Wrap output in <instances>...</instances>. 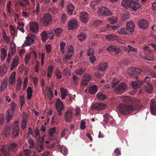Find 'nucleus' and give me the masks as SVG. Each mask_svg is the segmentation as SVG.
Segmentation results:
<instances>
[{
	"label": "nucleus",
	"instance_id": "obj_32",
	"mask_svg": "<svg viewBox=\"0 0 156 156\" xmlns=\"http://www.w3.org/2000/svg\"><path fill=\"white\" fill-rule=\"evenodd\" d=\"M16 74H15V72H12V74L10 76V77L9 78V82L10 83L11 85H14L15 84V81H16V79H15V76Z\"/></svg>",
	"mask_w": 156,
	"mask_h": 156
},
{
	"label": "nucleus",
	"instance_id": "obj_52",
	"mask_svg": "<svg viewBox=\"0 0 156 156\" xmlns=\"http://www.w3.org/2000/svg\"><path fill=\"white\" fill-rule=\"evenodd\" d=\"M23 154L24 156H30L31 154V151L29 149L24 150Z\"/></svg>",
	"mask_w": 156,
	"mask_h": 156
},
{
	"label": "nucleus",
	"instance_id": "obj_5",
	"mask_svg": "<svg viewBox=\"0 0 156 156\" xmlns=\"http://www.w3.org/2000/svg\"><path fill=\"white\" fill-rule=\"evenodd\" d=\"M98 14L104 16H109L112 14V12L108 8L104 6H102L101 8L99 9L98 11Z\"/></svg>",
	"mask_w": 156,
	"mask_h": 156
},
{
	"label": "nucleus",
	"instance_id": "obj_55",
	"mask_svg": "<svg viewBox=\"0 0 156 156\" xmlns=\"http://www.w3.org/2000/svg\"><path fill=\"white\" fill-rule=\"evenodd\" d=\"M27 125V120L24 118H23V121L22 123V128L23 129H24Z\"/></svg>",
	"mask_w": 156,
	"mask_h": 156
},
{
	"label": "nucleus",
	"instance_id": "obj_57",
	"mask_svg": "<svg viewBox=\"0 0 156 156\" xmlns=\"http://www.w3.org/2000/svg\"><path fill=\"white\" fill-rule=\"evenodd\" d=\"M55 130L56 128L55 127L50 129L49 130V134L50 136H53V133H55Z\"/></svg>",
	"mask_w": 156,
	"mask_h": 156
},
{
	"label": "nucleus",
	"instance_id": "obj_18",
	"mask_svg": "<svg viewBox=\"0 0 156 156\" xmlns=\"http://www.w3.org/2000/svg\"><path fill=\"white\" fill-rule=\"evenodd\" d=\"M80 20L82 23H85L88 21V14L85 11L81 12L80 13Z\"/></svg>",
	"mask_w": 156,
	"mask_h": 156
},
{
	"label": "nucleus",
	"instance_id": "obj_16",
	"mask_svg": "<svg viewBox=\"0 0 156 156\" xmlns=\"http://www.w3.org/2000/svg\"><path fill=\"white\" fill-rule=\"evenodd\" d=\"M151 113L152 115H156V101L154 99H152L150 101Z\"/></svg>",
	"mask_w": 156,
	"mask_h": 156
},
{
	"label": "nucleus",
	"instance_id": "obj_19",
	"mask_svg": "<svg viewBox=\"0 0 156 156\" xmlns=\"http://www.w3.org/2000/svg\"><path fill=\"white\" fill-rule=\"evenodd\" d=\"M91 78L90 75L87 73H85L84 75V79L81 82V83L83 86H86Z\"/></svg>",
	"mask_w": 156,
	"mask_h": 156
},
{
	"label": "nucleus",
	"instance_id": "obj_26",
	"mask_svg": "<svg viewBox=\"0 0 156 156\" xmlns=\"http://www.w3.org/2000/svg\"><path fill=\"white\" fill-rule=\"evenodd\" d=\"M118 32L119 34H124L125 35H130V33H131L127 29L125 28H119L118 30Z\"/></svg>",
	"mask_w": 156,
	"mask_h": 156
},
{
	"label": "nucleus",
	"instance_id": "obj_10",
	"mask_svg": "<svg viewBox=\"0 0 156 156\" xmlns=\"http://www.w3.org/2000/svg\"><path fill=\"white\" fill-rule=\"evenodd\" d=\"M126 85L125 83H122L115 88V91L117 94H121L126 89Z\"/></svg>",
	"mask_w": 156,
	"mask_h": 156
},
{
	"label": "nucleus",
	"instance_id": "obj_43",
	"mask_svg": "<svg viewBox=\"0 0 156 156\" xmlns=\"http://www.w3.org/2000/svg\"><path fill=\"white\" fill-rule=\"evenodd\" d=\"M22 83V81L21 79V77L19 76L18 77V80H17V84H16V85H17V86H16V90H20V87Z\"/></svg>",
	"mask_w": 156,
	"mask_h": 156
},
{
	"label": "nucleus",
	"instance_id": "obj_12",
	"mask_svg": "<svg viewBox=\"0 0 156 156\" xmlns=\"http://www.w3.org/2000/svg\"><path fill=\"white\" fill-rule=\"evenodd\" d=\"M77 27V21L76 19H73L70 21L68 24V27L69 30H74L76 29Z\"/></svg>",
	"mask_w": 156,
	"mask_h": 156
},
{
	"label": "nucleus",
	"instance_id": "obj_6",
	"mask_svg": "<svg viewBox=\"0 0 156 156\" xmlns=\"http://www.w3.org/2000/svg\"><path fill=\"white\" fill-rule=\"evenodd\" d=\"M67 50V53L64 55L65 58L63 59V61L64 62H66L67 61L69 60L72 58V56L73 52V46L72 45L68 46Z\"/></svg>",
	"mask_w": 156,
	"mask_h": 156
},
{
	"label": "nucleus",
	"instance_id": "obj_54",
	"mask_svg": "<svg viewBox=\"0 0 156 156\" xmlns=\"http://www.w3.org/2000/svg\"><path fill=\"white\" fill-rule=\"evenodd\" d=\"M12 114V113L11 114V112L7 111V115H6V120H7V123H8L10 122L11 119L12 118V116L11 115Z\"/></svg>",
	"mask_w": 156,
	"mask_h": 156
},
{
	"label": "nucleus",
	"instance_id": "obj_64",
	"mask_svg": "<svg viewBox=\"0 0 156 156\" xmlns=\"http://www.w3.org/2000/svg\"><path fill=\"white\" fill-rule=\"evenodd\" d=\"M87 55H94V50L93 49L89 48L87 52Z\"/></svg>",
	"mask_w": 156,
	"mask_h": 156
},
{
	"label": "nucleus",
	"instance_id": "obj_13",
	"mask_svg": "<svg viewBox=\"0 0 156 156\" xmlns=\"http://www.w3.org/2000/svg\"><path fill=\"white\" fill-rule=\"evenodd\" d=\"M73 112L72 110H67L66 112H65V115H64L65 122H71L73 119Z\"/></svg>",
	"mask_w": 156,
	"mask_h": 156
},
{
	"label": "nucleus",
	"instance_id": "obj_44",
	"mask_svg": "<svg viewBox=\"0 0 156 156\" xmlns=\"http://www.w3.org/2000/svg\"><path fill=\"white\" fill-rule=\"evenodd\" d=\"M59 149H60V152H61L63 154H64L65 156L67 154V153H68V150L67 148H66L65 147L61 146L60 148H59Z\"/></svg>",
	"mask_w": 156,
	"mask_h": 156
},
{
	"label": "nucleus",
	"instance_id": "obj_4",
	"mask_svg": "<svg viewBox=\"0 0 156 156\" xmlns=\"http://www.w3.org/2000/svg\"><path fill=\"white\" fill-rule=\"evenodd\" d=\"M52 21V16L49 13H45L41 19V22L43 26H47Z\"/></svg>",
	"mask_w": 156,
	"mask_h": 156
},
{
	"label": "nucleus",
	"instance_id": "obj_14",
	"mask_svg": "<svg viewBox=\"0 0 156 156\" xmlns=\"http://www.w3.org/2000/svg\"><path fill=\"white\" fill-rule=\"evenodd\" d=\"M143 84H144V85H146V83H144L142 80H137L136 81H133L132 82L131 86L133 89H136L141 87Z\"/></svg>",
	"mask_w": 156,
	"mask_h": 156
},
{
	"label": "nucleus",
	"instance_id": "obj_46",
	"mask_svg": "<svg viewBox=\"0 0 156 156\" xmlns=\"http://www.w3.org/2000/svg\"><path fill=\"white\" fill-rule=\"evenodd\" d=\"M67 96V91L64 88L61 90V98L62 100L65 99L66 96Z\"/></svg>",
	"mask_w": 156,
	"mask_h": 156
},
{
	"label": "nucleus",
	"instance_id": "obj_42",
	"mask_svg": "<svg viewBox=\"0 0 156 156\" xmlns=\"http://www.w3.org/2000/svg\"><path fill=\"white\" fill-rule=\"evenodd\" d=\"M7 85V81L6 80H3L2 82L1 86V91L3 92L5 90V88Z\"/></svg>",
	"mask_w": 156,
	"mask_h": 156
},
{
	"label": "nucleus",
	"instance_id": "obj_53",
	"mask_svg": "<svg viewBox=\"0 0 156 156\" xmlns=\"http://www.w3.org/2000/svg\"><path fill=\"white\" fill-rule=\"evenodd\" d=\"M18 24H19V26L17 27L18 29H19L20 31H22V32L24 33V30L23 28V26H24V24L23 23H20L19 22H18Z\"/></svg>",
	"mask_w": 156,
	"mask_h": 156
},
{
	"label": "nucleus",
	"instance_id": "obj_27",
	"mask_svg": "<svg viewBox=\"0 0 156 156\" xmlns=\"http://www.w3.org/2000/svg\"><path fill=\"white\" fill-rule=\"evenodd\" d=\"M97 91V87L95 85H94L90 87L89 88V93L91 94H95Z\"/></svg>",
	"mask_w": 156,
	"mask_h": 156
},
{
	"label": "nucleus",
	"instance_id": "obj_59",
	"mask_svg": "<svg viewBox=\"0 0 156 156\" xmlns=\"http://www.w3.org/2000/svg\"><path fill=\"white\" fill-rule=\"evenodd\" d=\"M73 81H74V84L76 85L78 83L79 80V79L78 77L75 75H73Z\"/></svg>",
	"mask_w": 156,
	"mask_h": 156
},
{
	"label": "nucleus",
	"instance_id": "obj_23",
	"mask_svg": "<svg viewBox=\"0 0 156 156\" xmlns=\"http://www.w3.org/2000/svg\"><path fill=\"white\" fill-rule=\"evenodd\" d=\"M8 147L13 153L17 151L18 150V145L15 143H11Z\"/></svg>",
	"mask_w": 156,
	"mask_h": 156
},
{
	"label": "nucleus",
	"instance_id": "obj_51",
	"mask_svg": "<svg viewBox=\"0 0 156 156\" xmlns=\"http://www.w3.org/2000/svg\"><path fill=\"white\" fill-rule=\"evenodd\" d=\"M109 115L108 113H105L104 115V120H103V124L106 125L108 123Z\"/></svg>",
	"mask_w": 156,
	"mask_h": 156
},
{
	"label": "nucleus",
	"instance_id": "obj_61",
	"mask_svg": "<svg viewBox=\"0 0 156 156\" xmlns=\"http://www.w3.org/2000/svg\"><path fill=\"white\" fill-rule=\"evenodd\" d=\"M86 126H85V122L84 121L82 120L80 122V129L82 130H84L86 128Z\"/></svg>",
	"mask_w": 156,
	"mask_h": 156
},
{
	"label": "nucleus",
	"instance_id": "obj_9",
	"mask_svg": "<svg viewBox=\"0 0 156 156\" xmlns=\"http://www.w3.org/2000/svg\"><path fill=\"white\" fill-rule=\"evenodd\" d=\"M106 105L102 103H95L92 105L91 109L92 110H101L106 108Z\"/></svg>",
	"mask_w": 156,
	"mask_h": 156
},
{
	"label": "nucleus",
	"instance_id": "obj_41",
	"mask_svg": "<svg viewBox=\"0 0 156 156\" xmlns=\"http://www.w3.org/2000/svg\"><path fill=\"white\" fill-rule=\"evenodd\" d=\"M41 39L43 42H45L46 40H47L48 37L47 35V32L44 31L41 34Z\"/></svg>",
	"mask_w": 156,
	"mask_h": 156
},
{
	"label": "nucleus",
	"instance_id": "obj_37",
	"mask_svg": "<svg viewBox=\"0 0 156 156\" xmlns=\"http://www.w3.org/2000/svg\"><path fill=\"white\" fill-rule=\"evenodd\" d=\"M119 83V80L117 78H115L114 77L112 78V87H115Z\"/></svg>",
	"mask_w": 156,
	"mask_h": 156
},
{
	"label": "nucleus",
	"instance_id": "obj_47",
	"mask_svg": "<svg viewBox=\"0 0 156 156\" xmlns=\"http://www.w3.org/2000/svg\"><path fill=\"white\" fill-rule=\"evenodd\" d=\"M103 23V21L98 20L94 21L92 24L94 26L97 27Z\"/></svg>",
	"mask_w": 156,
	"mask_h": 156
},
{
	"label": "nucleus",
	"instance_id": "obj_21",
	"mask_svg": "<svg viewBox=\"0 0 156 156\" xmlns=\"http://www.w3.org/2000/svg\"><path fill=\"white\" fill-rule=\"evenodd\" d=\"M30 30L34 33H37L38 30V26L37 23L35 22H33L30 23Z\"/></svg>",
	"mask_w": 156,
	"mask_h": 156
},
{
	"label": "nucleus",
	"instance_id": "obj_28",
	"mask_svg": "<svg viewBox=\"0 0 156 156\" xmlns=\"http://www.w3.org/2000/svg\"><path fill=\"white\" fill-rule=\"evenodd\" d=\"M11 130V126H6L5 127V129L3 130V135H5L6 137H7L9 135Z\"/></svg>",
	"mask_w": 156,
	"mask_h": 156
},
{
	"label": "nucleus",
	"instance_id": "obj_25",
	"mask_svg": "<svg viewBox=\"0 0 156 156\" xmlns=\"http://www.w3.org/2000/svg\"><path fill=\"white\" fill-rule=\"evenodd\" d=\"M74 9V6L72 4H69L67 5V12L69 15L72 14Z\"/></svg>",
	"mask_w": 156,
	"mask_h": 156
},
{
	"label": "nucleus",
	"instance_id": "obj_34",
	"mask_svg": "<svg viewBox=\"0 0 156 156\" xmlns=\"http://www.w3.org/2000/svg\"><path fill=\"white\" fill-rule=\"evenodd\" d=\"M18 134H19V128H18V125L16 124L13 129V136H18Z\"/></svg>",
	"mask_w": 156,
	"mask_h": 156
},
{
	"label": "nucleus",
	"instance_id": "obj_29",
	"mask_svg": "<svg viewBox=\"0 0 156 156\" xmlns=\"http://www.w3.org/2000/svg\"><path fill=\"white\" fill-rule=\"evenodd\" d=\"M144 86L145 87V90L148 93L150 94L153 90L152 85L151 84H148L147 85H145Z\"/></svg>",
	"mask_w": 156,
	"mask_h": 156
},
{
	"label": "nucleus",
	"instance_id": "obj_31",
	"mask_svg": "<svg viewBox=\"0 0 156 156\" xmlns=\"http://www.w3.org/2000/svg\"><path fill=\"white\" fill-rule=\"evenodd\" d=\"M85 71V67H80L75 70V73L80 75L83 73Z\"/></svg>",
	"mask_w": 156,
	"mask_h": 156
},
{
	"label": "nucleus",
	"instance_id": "obj_8",
	"mask_svg": "<svg viewBox=\"0 0 156 156\" xmlns=\"http://www.w3.org/2000/svg\"><path fill=\"white\" fill-rule=\"evenodd\" d=\"M137 26L140 28L145 30L148 27V21L144 19L140 20L137 22Z\"/></svg>",
	"mask_w": 156,
	"mask_h": 156
},
{
	"label": "nucleus",
	"instance_id": "obj_58",
	"mask_svg": "<svg viewBox=\"0 0 156 156\" xmlns=\"http://www.w3.org/2000/svg\"><path fill=\"white\" fill-rule=\"evenodd\" d=\"M114 36L112 34H108L105 36V39L109 40H113L114 39Z\"/></svg>",
	"mask_w": 156,
	"mask_h": 156
},
{
	"label": "nucleus",
	"instance_id": "obj_17",
	"mask_svg": "<svg viewBox=\"0 0 156 156\" xmlns=\"http://www.w3.org/2000/svg\"><path fill=\"white\" fill-rule=\"evenodd\" d=\"M135 27V24L133 21H129L126 23V29L130 33L133 32Z\"/></svg>",
	"mask_w": 156,
	"mask_h": 156
},
{
	"label": "nucleus",
	"instance_id": "obj_50",
	"mask_svg": "<svg viewBox=\"0 0 156 156\" xmlns=\"http://www.w3.org/2000/svg\"><path fill=\"white\" fill-rule=\"evenodd\" d=\"M62 33V30L60 28H57L55 30V34L58 37H59Z\"/></svg>",
	"mask_w": 156,
	"mask_h": 156
},
{
	"label": "nucleus",
	"instance_id": "obj_20",
	"mask_svg": "<svg viewBox=\"0 0 156 156\" xmlns=\"http://www.w3.org/2000/svg\"><path fill=\"white\" fill-rule=\"evenodd\" d=\"M117 28L116 26H110L109 24H107L105 26L102 28L100 30V32H107L108 31H110L114 29Z\"/></svg>",
	"mask_w": 156,
	"mask_h": 156
},
{
	"label": "nucleus",
	"instance_id": "obj_62",
	"mask_svg": "<svg viewBox=\"0 0 156 156\" xmlns=\"http://www.w3.org/2000/svg\"><path fill=\"white\" fill-rule=\"evenodd\" d=\"M100 2V0H94L91 2V5L92 7H94V6H97Z\"/></svg>",
	"mask_w": 156,
	"mask_h": 156
},
{
	"label": "nucleus",
	"instance_id": "obj_7",
	"mask_svg": "<svg viewBox=\"0 0 156 156\" xmlns=\"http://www.w3.org/2000/svg\"><path fill=\"white\" fill-rule=\"evenodd\" d=\"M55 105L56 106V109H57L58 115L61 116L62 115L61 111L64 110V105L59 98L57 99Z\"/></svg>",
	"mask_w": 156,
	"mask_h": 156
},
{
	"label": "nucleus",
	"instance_id": "obj_11",
	"mask_svg": "<svg viewBox=\"0 0 156 156\" xmlns=\"http://www.w3.org/2000/svg\"><path fill=\"white\" fill-rule=\"evenodd\" d=\"M106 50L108 51V52L111 53H114L115 55H118L120 51V50L119 48L116 46L112 45L109 46V47L107 48Z\"/></svg>",
	"mask_w": 156,
	"mask_h": 156
},
{
	"label": "nucleus",
	"instance_id": "obj_40",
	"mask_svg": "<svg viewBox=\"0 0 156 156\" xmlns=\"http://www.w3.org/2000/svg\"><path fill=\"white\" fill-rule=\"evenodd\" d=\"M16 105L15 102L12 101V102L10 104V107L11 109L8 110L7 111L10 112L11 114L13 113V112H14V111L15 110V109H16Z\"/></svg>",
	"mask_w": 156,
	"mask_h": 156
},
{
	"label": "nucleus",
	"instance_id": "obj_48",
	"mask_svg": "<svg viewBox=\"0 0 156 156\" xmlns=\"http://www.w3.org/2000/svg\"><path fill=\"white\" fill-rule=\"evenodd\" d=\"M66 45V43L64 41H62L60 44V51L63 54L65 53L64 47Z\"/></svg>",
	"mask_w": 156,
	"mask_h": 156
},
{
	"label": "nucleus",
	"instance_id": "obj_39",
	"mask_svg": "<svg viewBox=\"0 0 156 156\" xmlns=\"http://www.w3.org/2000/svg\"><path fill=\"white\" fill-rule=\"evenodd\" d=\"M127 48H124V50H125V51H127L128 52H136V49L129 45H127Z\"/></svg>",
	"mask_w": 156,
	"mask_h": 156
},
{
	"label": "nucleus",
	"instance_id": "obj_2",
	"mask_svg": "<svg viewBox=\"0 0 156 156\" xmlns=\"http://www.w3.org/2000/svg\"><path fill=\"white\" fill-rule=\"evenodd\" d=\"M121 4L124 6L130 8L135 11L140 7L138 0H122Z\"/></svg>",
	"mask_w": 156,
	"mask_h": 156
},
{
	"label": "nucleus",
	"instance_id": "obj_15",
	"mask_svg": "<svg viewBox=\"0 0 156 156\" xmlns=\"http://www.w3.org/2000/svg\"><path fill=\"white\" fill-rule=\"evenodd\" d=\"M10 150L8 146L5 145H2L1 148V152L4 156H11Z\"/></svg>",
	"mask_w": 156,
	"mask_h": 156
},
{
	"label": "nucleus",
	"instance_id": "obj_1",
	"mask_svg": "<svg viewBox=\"0 0 156 156\" xmlns=\"http://www.w3.org/2000/svg\"><path fill=\"white\" fill-rule=\"evenodd\" d=\"M148 72V69L144 66L142 67L141 69L136 68L133 67H130L127 70L128 73L130 76L135 78L137 79V76L140 75L143 72L144 73H147Z\"/></svg>",
	"mask_w": 156,
	"mask_h": 156
},
{
	"label": "nucleus",
	"instance_id": "obj_38",
	"mask_svg": "<svg viewBox=\"0 0 156 156\" xmlns=\"http://www.w3.org/2000/svg\"><path fill=\"white\" fill-rule=\"evenodd\" d=\"M77 37L79 38V39L80 41H83L86 38V35L85 34L81 33H80Z\"/></svg>",
	"mask_w": 156,
	"mask_h": 156
},
{
	"label": "nucleus",
	"instance_id": "obj_45",
	"mask_svg": "<svg viewBox=\"0 0 156 156\" xmlns=\"http://www.w3.org/2000/svg\"><path fill=\"white\" fill-rule=\"evenodd\" d=\"M107 21L110 22L111 24H113L117 22V20L116 18L113 16L108 18L107 19Z\"/></svg>",
	"mask_w": 156,
	"mask_h": 156
},
{
	"label": "nucleus",
	"instance_id": "obj_36",
	"mask_svg": "<svg viewBox=\"0 0 156 156\" xmlns=\"http://www.w3.org/2000/svg\"><path fill=\"white\" fill-rule=\"evenodd\" d=\"M97 97L98 99L101 100H105L107 98V96L101 93H98L97 94Z\"/></svg>",
	"mask_w": 156,
	"mask_h": 156
},
{
	"label": "nucleus",
	"instance_id": "obj_60",
	"mask_svg": "<svg viewBox=\"0 0 156 156\" xmlns=\"http://www.w3.org/2000/svg\"><path fill=\"white\" fill-rule=\"evenodd\" d=\"M88 56H89V59L91 63L93 64L94 62V61L96 60V57L94 55H90Z\"/></svg>",
	"mask_w": 156,
	"mask_h": 156
},
{
	"label": "nucleus",
	"instance_id": "obj_30",
	"mask_svg": "<svg viewBox=\"0 0 156 156\" xmlns=\"http://www.w3.org/2000/svg\"><path fill=\"white\" fill-rule=\"evenodd\" d=\"M1 60L4 61L7 56V51L4 48H2L1 50Z\"/></svg>",
	"mask_w": 156,
	"mask_h": 156
},
{
	"label": "nucleus",
	"instance_id": "obj_22",
	"mask_svg": "<svg viewBox=\"0 0 156 156\" xmlns=\"http://www.w3.org/2000/svg\"><path fill=\"white\" fill-rule=\"evenodd\" d=\"M34 36L32 37V38L27 37L26 38V43L23 44V47H25L27 46H30V45L34 42Z\"/></svg>",
	"mask_w": 156,
	"mask_h": 156
},
{
	"label": "nucleus",
	"instance_id": "obj_49",
	"mask_svg": "<svg viewBox=\"0 0 156 156\" xmlns=\"http://www.w3.org/2000/svg\"><path fill=\"white\" fill-rule=\"evenodd\" d=\"M10 48L11 52V54H12V55H13L14 53L16 52V44L14 43L11 44Z\"/></svg>",
	"mask_w": 156,
	"mask_h": 156
},
{
	"label": "nucleus",
	"instance_id": "obj_56",
	"mask_svg": "<svg viewBox=\"0 0 156 156\" xmlns=\"http://www.w3.org/2000/svg\"><path fill=\"white\" fill-rule=\"evenodd\" d=\"M55 76H56V77L58 79H60L62 78V76L61 74L60 71L59 70L57 69L56 71H55Z\"/></svg>",
	"mask_w": 156,
	"mask_h": 156
},
{
	"label": "nucleus",
	"instance_id": "obj_33",
	"mask_svg": "<svg viewBox=\"0 0 156 156\" xmlns=\"http://www.w3.org/2000/svg\"><path fill=\"white\" fill-rule=\"evenodd\" d=\"M53 66L52 65H50L48 67L47 70V76L49 78L52 76V72L53 71Z\"/></svg>",
	"mask_w": 156,
	"mask_h": 156
},
{
	"label": "nucleus",
	"instance_id": "obj_3",
	"mask_svg": "<svg viewBox=\"0 0 156 156\" xmlns=\"http://www.w3.org/2000/svg\"><path fill=\"white\" fill-rule=\"evenodd\" d=\"M119 111L123 115H127L131 113L133 110V107L132 105H126L121 104L119 106Z\"/></svg>",
	"mask_w": 156,
	"mask_h": 156
},
{
	"label": "nucleus",
	"instance_id": "obj_63",
	"mask_svg": "<svg viewBox=\"0 0 156 156\" xmlns=\"http://www.w3.org/2000/svg\"><path fill=\"white\" fill-rule=\"evenodd\" d=\"M45 48L47 53H49L50 52H51V48L50 44H48L46 45Z\"/></svg>",
	"mask_w": 156,
	"mask_h": 156
},
{
	"label": "nucleus",
	"instance_id": "obj_35",
	"mask_svg": "<svg viewBox=\"0 0 156 156\" xmlns=\"http://www.w3.org/2000/svg\"><path fill=\"white\" fill-rule=\"evenodd\" d=\"M44 143V139L41 140V144L38 145V147L37 149V151L38 153L41 152L43 150L44 146L43 144Z\"/></svg>",
	"mask_w": 156,
	"mask_h": 156
},
{
	"label": "nucleus",
	"instance_id": "obj_24",
	"mask_svg": "<svg viewBox=\"0 0 156 156\" xmlns=\"http://www.w3.org/2000/svg\"><path fill=\"white\" fill-rule=\"evenodd\" d=\"M108 68V63L106 62H102L98 65L99 70L103 72Z\"/></svg>",
	"mask_w": 156,
	"mask_h": 156
}]
</instances>
